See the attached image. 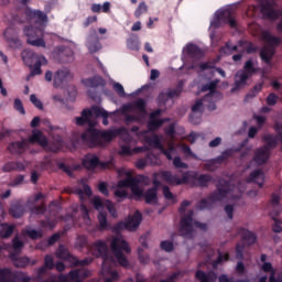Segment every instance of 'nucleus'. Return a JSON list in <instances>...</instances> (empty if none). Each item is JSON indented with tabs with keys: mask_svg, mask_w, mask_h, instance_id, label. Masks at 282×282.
<instances>
[{
	"mask_svg": "<svg viewBox=\"0 0 282 282\" xmlns=\"http://www.w3.org/2000/svg\"><path fill=\"white\" fill-rule=\"evenodd\" d=\"M273 220H274V224L272 227L273 232H282V221L274 217H273Z\"/></svg>",
	"mask_w": 282,
	"mask_h": 282,
	"instance_id": "64",
	"label": "nucleus"
},
{
	"mask_svg": "<svg viewBox=\"0 0 282 282\" xmlns=\"http://www.w3.org/2000/svg\"><path fill=\"white\" fill-rule=\"evenodd\" d=\"M239 47H242V50H246L248 54H252L256 51L254 45L246 42H239Z\"/></svg>",
	"mask_w": 282,
	"mask_h": 282,
	"instance_id": "62",
	"label": "nucleus"
},
{
	"mask_svg": "<svg viewBox=\"0 0 282 282\" xmlns=\"http://www.w3.org/2000/svg\"><path fill=\"white\" fill-rule=\"evenodd\" d=\"M30 166V162L28 161H15V162H9L7 163L3 167L2 171H4V173H10L12 171H18L19 173L25 171V169H28Z\"/></svg>",
	"mask_w": 282,
	"mask_h": 282,
	"instance_id": "30",
	"label": "nucleus"
},
{
	"mask_svg": "<svg viewBox=\"0 0 282 282\" xmlns=\"http://www.w3.org/2000/svg\"><path fill=\"white\" fill-rule=\"evenodd\" d=\"M262 270L263 272H270L269 282H282L281 276H279L278 279L275 278V271H274V268H272V263L264 262L262 264Z\"/></svg>",
	"mask_w": 282,
	"mask_h": 282,
	"instance_id": "39",
	"label": "nucleus"
},
{
	"mask_svg": "<svg viewBox=\"0 0 282 282\" xmlns=\"http://www.w3.org/2000/svg\"><path fill=\"white\" fill-rule=\"evenodd\" d=\"M14 110L19 111L22 116H25V108L23 107L21 99H14Z\"/></svg>",
	"mask_w": 282,
	"mask_h": 282,
	"instance_id": "61",
	"label": "nucleus"
},
{
	"mask_svg": "<svg viewBox=\"0 0 282 282\" xmlns=\"http://www.w3.org/2000/svg\"><path fill=\"white\" fill-rule=\"evenodd\" d=\"M217 85H219V79L212 80L202 87V91H209L204 96L203 99H198L192 106V112L189 115V122L192 124H199L202 122V116L204 113V108L207 107L209 111H215L217 109V102L224 98L221 93L215 90L217 89Z\"/></svg>",
	"mask_w": 282,
	"mask_h": 282,
	"instance_id": "5",
	"label": "nucleus"
},
{
	"mask_svg": "<svg viewBox=\"0 0 282 282\" xmlns=\"http://www.w3.org/2000/svg\"><path fill=\"white\" fill-rule=\"evenodd\" d=\"M110 247L112 250V254L116 257L118 263L122 265L123 268H127L129 265V260H127V256L129 252H131V248H129V243L124 241V238H122L120 235H117L112 238L110 242Z\"/></svg>",
	"mask_w": 282,
	"mask_h": 282,
	"instance_id": "10",
	"label": "nucleus"
},
{
	"mask_svg": "<svg viewBox=\"0 0 282 282\" xmlns=\"http://www.w3.org/2000/svg\"><path fill=\"white\" fill-rule=\"evenodd\" d=\"M25 182V176H23L22 174L15 176L10 183H9V186H13V187H17V186H22V184H24Z\"/></svg>",
	"mask_w": 282,
	"mask_h": 282,
	"instance_id": "56",
	"label": "nucleus"
},
{
	"mask_svg": "<svg viewBox=\"0 0 282 282\" xmlns=\"http://www.w3.org/2000/svg\"><path fill=\"white\" fill-rule=\"evenodd\" d=\"M116 113L122 116L126 124H132V122H144L147 119L144 99H139L133 104L123 105L121 109L113 112H109L98 106L93 107V120H96V118H102V124L105 127L109 124L108 118L116 116Z\"/></svg>",
	"mask_w": 282,
	"mask_h": 282,
	"instance_id": "2",
	"label": "nucleus"
},
{
	"mask_svg": "<svg viewBox=\"0 0 282 282\" xmlns=\"http://www.w3.org/2000/svg\"><path fill=\"white\" fill-rule=\"evenodd\" d=\"M160 116H162L161 109L154 110L153 112L150 113V119L148 122L149 131H158V129H160V127H162L164 122H169V120H171L169 118L158 119L160 118Z\"/></svg>",
	"mask_w": 282,
	"mask_h": 282,
	"instance_id": "23",
	"label": "nucleus"
},
{
	"mask_svg": "<svg viewBox=\"0 0 282 282\" xmlns=\"http://www.w3.org/2000/svg\"><path fill=\"white\" fill-rule=\"evenodd\" d=\"M10 257L17 268H25L30 263V258L28 257L19 258V254L15 253H11Z\"/></svg>",
	"mask_w": 282,
	"mask_h": 282,
	"instance_id": "42",
	"label": "nucleus"
},
{
	"mask_svg": "<svg viewBox=\"0 0 282 282\" xmlns=\"http://www.w3.org/2000/svg\"><path fill=\"white\" fill-rule=\"evenodd\" d=\"M32 279L25 274H21L19 278L14 279L10 271H0V282H29Z\"/></svg>",
	"mask_w": 282,
	"mask_h": 282,
	"instance_id": "31",
	"label": "nucleus"
},
{
	"mask_svg": "<svg viewBox=\"0 0 282 282\" xmlns=\"http://www.w3.org/2000/svg\"><path fill=\"white\" fill-rule=\"evenodd\" d=\"M237 151H241V148L225 150L220 155L216 158L218 164H221V162H226V160H228V158H231L232 153Z\"/></svg>",
	"mask_w": 282,
	"mask_h": 282,
	"instance_id": "44",
	"label": "nucleus"
},
{
	"mask_svg": "<svg viewBox=\"0 0 282 282\" xmlns=\"http://www.w3.org/2000/svg\"><path fill=\"white\" fill-rule=\"evenodd\" d=\"M85 87H89L90 89H96V87H100V85H105V79L100 76H95L90 78H86L82 80Z\"/></svg>",
	"mask_w": 282,
	"mask_h": 282,
	"instance_id": "37",
	"label": "nucleus"
},
{
	"mask_svg": "<svg viewBox=\"0 0 282 282\" xmlns=\"http://www.w3.org/2000/svg\"><path fill=\"white\" fill-rule=\"evenodd\" d=\"M181 151L184 153L186 158H193L194 160H199V156L193 153V150H191V147L186 144L181 145Z\"/></svg>",
	"mask_w": 282,
	"mask_h": 282,
	"instance_id": "53",
	"label": "nucleus"
},
{
	"mask_svg": "<svg viewBox=\"0 0 282 282\" xmlns=\"http://www.w3.org/2000/svg\"><path fill=\"white\" fill-rule=\"evenodd\" d=\"M58 259H70L72 254H69V250L65 246H59L58 250L56 251Z\"/></svg>",
	"mask_w": 282,
	"mask_h": 282,
	"instance_id": "50",
	"label": "nucleus"
},
{
	"mask_svg": "<svg viewBox=\"0 0 282 282\" xmlns=\"http://www.w3.org/2000/svg\"><path fill=\"white\" fill-rule=\"evenodd\" d=\"M142 224V214L137 210L132 216H129L126 221H121L115 226V231L120 232V230H129L133 232L140 228Z\"/></svg>",
	"mask_w": 282,
	"mask_h": 282,
	"instance_id": "16",
	"label": "nucleus"
},
{
	"mask_svg": "<svg viewBox=\"0 0 282 282\" xmlns=\"http://www.w3.org/2000/svg\"><path fill=\"white\" fill-rule=\"evenodd\" d=\"M182 87H183V84L181 82L175 89L167 90L166 93H161L159 95V101L164 105L166 102V100H169L171 98H177V96H180V94H182Z\"/></svg>",
	"mask_w": 282,
	"mask_h": 282,
	"instance_id": "32",
	"label": "nucleus"
},
{
	"mask_svg": "<svg viewBox=\"0 0 282 282\" xmlns=\"http://www.w3.org/2000/svg\"><path fill=\"white\" fill-rule=\"evenodd\" d=\"M45 144H40V147H43L45 151H52L53 153H56V151H61L63 149V138L58 134L53 135V140L51 142L47 141V138L44 137Z\"/></svg>",
	"mask_w": 282,
	"mask_h": 282,
	"instance_id": "26",
	"label": "nucleus"
},
{
	"mask_svg": "<svg viewBox=\"0 0 282 282\" xmlns=\"http://www.w3.org/2000/svg\"><path fill=\"white\" fill-rule=\"evenodd\" d=\"M165 133L167 135V138L170 139L169 144H173V142H175V135H184V128L182 127H175V123L170 124L166 129H165Z\"/></svg>",
	"mask_w": 282,
	"mask_h": 282,
	"instance_id": "33",
	"label": "nucleus"
},
{
	"mask_svg": "<svg viewBox=\"0 0 282 282\" xmlns=\"http://www.w3.org/2000/svg\"><path fill=\"white\" fill-rule=\"evenodd\" d=\"M13 252L11 254H19L21 250H23V241L19 240V238H14L12 240Z\"/></svg>",
	"mask_w": 282,
	"mask_h": 282,
	"instance_id": "51",
	"label": "nucleus"
},
{
	"mask_svg": "<svg viewBox=\"0 0 282 282\" xmlns=\"http://www.w3.org/2000/svg\"><path fill=\"white\" fill-rule=\"evenodd\" d=\"M14 232V225L1 224L0 225V237L1 239H8L12 237Z\"/></svg>",
	"mask_w": 282,
	"mask_h": 282,
	"instance_id": "40",
	"label": "nucleus"
},
{
	"mask_svg": "<svg viewBox=\"0 0 282 282\" xmlns=\"http://www.w3.org/2000/svg\"><path fill=\"white\" fill-rule=\"evenodd\" d=\"M24 213L25 207L20 202L13 203L9 210V215H11V217H14L15 219L23 217Z\"/></svg>",
	"mask_w": 282,
	"mask_h": 282,
	"instance_id": "36",
	"label": "nucleus"
},
{
	"mask_svg": "<svg viewBox=\"0 0 282 282\" xmlns=\"http://www.w3.org/2000/svg\"><path fill=\"white\" fill-rule=\"evenodd\" d=\"M23 32L29 45L33 47H46L45 40H43V29L25 26Z\"/></svg>",
	"mask_w": 282,
	"mask_h": 282,
	"instance_id": "14",
	"label": "nucleus"
},
{
	"mask_svg": "<svg viewBox=\"0 0 282 282\" xmlns=\"http://www.w3.org/2000/svg\"><path fill=\"white\" fill-rule=\"evenodd\" d=\"M239 235H241L245 246H252L257 242V235L250 230L240 229Z\"/></svg>",
	"mask_w": 282,
	"mask_h": 282,
	"instance_id": "38",
	"label": "nucleus"
},
{
	"mask_svg": "<svg viewBox=\"0 0 282 282\" xmlns=\"http://www.w3.org/2000/svg\"><path fill=\"white\" fill-rule=\"evenodd\" d=\"M29 56H32V59L35 61V63L31 68V73L28 78L30 79L33 76H41V74H43L41 66L47 63V58H45L43 55H36V53H29Z\"/></svg>",
	"mask_w": 282,
	"mask_h": 282,
	"instance_id": "24",
	"label": "nucleus"
},
{
	"mask_svg": "<svg viewBox=\"0 0 282 282\" xmlns=\"http://www.w3.org/2000/svg\"><path fill=\"white\" fill-rule=\"evenodd\" d=\"M127 47L128 50H133L134 52H138L140 50V40L135 35H131L127 40Z\"/></svg>",
	"mask_w": 282,
	"mask_h": 282,
	"instance_id": "46",
	"label": "nucleus"
},
{
	"mask_svg": "<svg viewBox=\"0 0 282 282\" xmlns=\"http://www.w3.org/2000/svg\"><path fill=\"white\" fill-rule=\"evenodd\" d=\"M224 23H228L230 28H237V20H235V10L231 8L217 11L214 20L210 22L212 28H221Z\"/></svg>",
	"mask_w": 282,
	"mask_h": 282,
	"instance_id": "13",
	"label": "nucleus"
},
{
	"mask_svg": "<svg viewBox=\"0 0 282 282\" xmlns=\"http://www.w3.org/2000/svg\"><path fill=\"white\" fill-rule=\"evenodd\" d=\"M99 164L98 156L94 154H87L83 159V166L87 169L88 171H94Z\"/></svg>",
	"mask_w": 282,
	"mask_h": 282,
	"instance_id": "35",
	"label": "nucleus"
},
{
	"mask_svg": "<svg viewBox=\"0 0 282 282\" xmlns=\"http://www.w3.org/2000/svg\"><path fill=\"white\" fill-rule=\"evenodd\" d=\"M32 144L45 145V134L39 130H34L30 138L22 139L20 141H12L9 143L7 149L12 155H23Z\"/></svg>",
	"mask_w": 282,
	"mask_h": 282,
	"instance_id": "8",
	"label": "nucleus"
},
{
	"mask_svg": "<svg viewBox=\"0 0 282 282\" xmlns=\"http://www.w3.org/2000/svg\"><path fill=\"white\" fill-rule=\"evenodd\" d=\"M263 89V83H259L257 84L252 90L246 96V100L250 99V98H257L259 91H261Z\"/></svg>",
	"mask_w": 282,
	"mask_h": 282,
	"instance_id": "52",
	"label": "nucleus"
},
{
	"mask_svg": "<svg viewBox=\"0 0 282 282\" xmlns=\"http://www.w3.org/2000/svg\"><path fill=\"white\" fill-rule=\"evenodd\" d=\"M247 182H253V184H258L259 188H261L263 182H265V173L262 170H256L249 175Z\"/></svg>",
	"mask_w": 282,
	"mask_h": 282,
	"instance_id": "34",
	"label": "nucleus"
},
{
	"mask_svg": "<svg viewBox=\"0 0 282 282\" xmlns=\"http://www.w3.org/2000/svg\"><path fill=\"white\" fill-rule=\"evenodd\" d=\"M75 124L77 127H85L88 124V129L77 140V144H87V147H102L105 142H111L116 138L113 131L100 132L96 127L97 121L94 119V107L91 109H84L80 117L75 118Z\"/></svg>",
	"mask_w": 282,
	"mask_h": 282,
	"instance_id": "1",
	"label": "nucleus"
},
{
	"mask_svg": "<svg viewBox=\"0 0 282 282\" xmlns=\"http://www.w3.org/2000/svg\"><path fill=\"white\" fill-rule=\"evenodd\" d=\"M87 47L90 54H96V52L102 50V45L100 44V41H98V37H90L87 42Z\"/></svg>",
	"mask_w": 282,
	"mask_h": 282,
	"instance_id": "41",
	"label": "nucleus"
},
{
	"mask_svg": "<svg viewBox=\"0 0 282 282\" xmlns=\"http://www.w3.org/2000/svg\"><path fill=\"white\" fill-rule=\"evenodd\" d=\"M276 102H279V96H276V94H274V93H271L267 97V105H269V107H274V105H276Z\"/></svg>",
	"mask_w": 282,
	"mask_h": 282,
	"instance_id": "60",
	"label": "nucleus"
},
{
	"mask_svg": "<svg viewBox=\"0 0 282 282\" xmlns=\"http://www.w3.org/2000/svg\"><path fill=\"white\" fill-rule=\"evenodd\" d=\"M91 258H85L84 260H78L77 258H73V265L77 268H85V265H89L91 263Z\"/></svg>",
	"mask_w": 282,
	"mask_h": 282,
	"instance_id": "55",
	"label": "nucleus"
},
{
	"mask_svg": "<svg viewBox=\"0 0 282 282\" xmlns=\"http://www.w3.org/2000/svg\"><path fill=\"white\" fill-rule=\"evenodd\" d=\"M30 101L32 102V105H34V107H36V109L43 110V101H41V99H39L36 95H31Z\"/></svg>",
	"mask_w": 282,
	"mask_h": 282,
	"instance_id": "58",
	"label": "nucleus"
},
{
	"mask_svg": "<svg viewBox=\"0 0 282 282\" xmlns=\"http://www.w3.org/2000/svg\"><path fill=\"white\" fill-rule=\"evenodd\" d=\"M243 72L247 75V77L250 78V76H252V74H254L257 72V68H254V62H252V59H249L245 63V67H243Z\"/></svg>",
	"mask_w": 282,
	"mask_h": 282,
	"instance_id": "48",
	"label": "nucleus"
},
{
	"mask_svg": "<svg viewBox=\"0 0 282 282\" xmlns=\"http://www.w3.org/2000/svg\"><path fill=\"white\" fill-rule=\"evenodd\" d=\"M148 12H149V6H147V2H140L139 7L134 11V17L137 19H140V17H142V14H147Z\"/></svg>",
	"mask_w": 282,
	"mask_h": 282,
	"instance_id": "49",
	"label": "nucleus"
},
{
	"mask_svg": "<svg viewBox=\"0 0 282 282\" xmlns=\"http://www.w3.org/2000/svg\"><path fill=\"white\" fill-rule=\"evenodd\" d=\"M3 35L10 47H13L14 50L21 47V40H19V33L14 28H7Z\"/></svg>",
	"mask_w": 282,
	"mask_h": 282,
	"instance_id": "25",
	"label": "nucleus"
},
{
	"mask_svg": "<svg viewBox=\"0 0 282 282\" xmlns=\"http://www.w3.org/2000/svg\"><path fill=\"white\" fill-rule=\"evenodd\" d=\"M149 142L151 147H154V149H159L167 160H173V153H175V145L172 143H169L167 149H164V145H162V142L160 141V138L158 135H153L149 139Z\"/></svg>",
	"mask_w": 282,
	"mask_h": 282,
	"instance_id": "19",
	"label": "nucleus"
},
{
	"mask_svg": "<svg viewBox=\"0 0 282 282\" xmlns=\"http://www.w3.org/2000/svg\"><path fill=\"white\" fill-rule=\"evenodd\" d=\"M173 165L175 169H188V164L184 163L180 156L173 159Z\"/></svg>",
	"mask_w": 282,
	"mask_h": 282,
	"instance_id": "59",
	"label": "nucleus"
},
{
	"mask_svg": "<svg viewBox=\"0 0 282 282\" xmlns=\"http://www.w3.org/2000/svg\"><path fill=\"white\" fill-rule=\"evenodd\" d=\"M91 203H93V206L96 208V210H102V208H107V210L109 212L111 217H113V219L118 217V212L116 210V206L110 200L102 202V199H100L99 196H95Z\"/></svg>",
	"mask_w": 282,
	"mask_h": 282,
	"instance_id": "21",
	"label": "nucleus"
},
{
	"mask_svg": "<svg viewBox=\"0 0 282 282\" xmlns=\"http://www.w3.org/2000/svg\"><path fill=\"white\" fill-rule=\"evenodd\" d=\"M98 221L100 230H107L110 227L109 221L107 220V214L104 212H99Z\"/></svg>",
	"mask_w": 282,
	"mask_h": 282,
	"instance_id": "47",
	"label": "nucleus"
},
{
	"mask_svg": "<svg viewBox=\"0 0 282 282\" xmlns=\"http://www.w3.org/2000/svg\"><path fill=\"white\" fill-rule=\"evenodd\" d=\"M248 75L243 70H238L235 75V83L234 87L231 88V94H235L236 91H240V89H243L246 85H248Z\"/></svg>",
	"mask_w": 282,
	"mask_h": 282,
	"instance_id": "28",
	"label": "nucleus"
},
{
	"mask_svg": "<svg viewBox=\"0 0 282 282\" xmlns=\"http://www.w3.org/2000/svg\"><path fill=\"white\" fill-rule=\"evenodd\" d=\"M35 19L39 23L46 24L47 23V13L41 11V10H26L24 13H22V17L20 18L19 14L11 15V19L13 23H25V21H30V19Z\"/></svg>",
	"mask_w": 282,
	"mask_h": 282,
	"instance_id": "15",
	"label": "nucleus"
},
{
	"mask_svg": "<svg viewBox=\"0 0 282 282\" xmlns=\"http://www.w3.org/2000/svg\"><path fill=\"white\" fill-rule=\"evenodd\" d=\"M243 193H246V183H238V186H236L235 183L220 178L217 184V189L207 198L202 199L198 204V208L199 210H210L213 204H217V202H221L223 199L239 202V205L243 206V204H246V202L241 199Z\"/></svg>",
	"mask_w": 282,
	"mask_h": 282,
	"instance_id": "3",
	"label": "nucleus"
},
{
	"mask_svg": "<svg viewBox=\"0 0 282 282\" xmlns=\"http://www.w3.org/2000/svg\"><path fill=\"white\" fill-rule=\"evenodd\" d=\"M149 178L144 175L133 177L131 173H128L126 180L118 182V187L115 191V197L118 198V202H122V199H126L128 195L124 188H131L132 194L135 197H144L147 204H158V188L152 187L144 192L140 185L147 184Z\"/></svg>",
	"mask_w": 282,
	"mask_h": 282,
	"instance_id": "4",
	"label": "nucleus"
},
{
	"mask_svg": "<svg viewBox=\"0 0 282 282\" xmlns=\"http://www.w3.org/2000/svg\"><path fill=\"white\" fill-rule=\"evenodd\" d=\"M95 250L98 252L97 257H101L102 259L101 274L104 276H110L106 278L105 282L118 281V279H120V275H118V272L112 271L111 269L113 268V265H116V260L112 258L111 254H109L107 243L105 241L97 240L95 242Z\"/></svg>",
	"mask_w": 282,
	"mask_h": 282,
	"instance_id": "7",
	"label": "nucleus"
},
{
	"mask_svg": "<svg viewBox=\"0 0 282 282\" xmlns=\"http://www.w3.org/2000/svg\"><path fill=\"white\" fill-rule=\"evenodd\" d=\"M54 55L59 63H74V51L67 46H57L54 48Z\"/></svg>",
	"mask_w": 282,
	"mask_h": 282,
	"instance_id": "20",
	"label": "nucleus"
},
{
	"mask_svg": "<svg viewBox=\"0 0 282 282\" xmlns=\"http://www.w3.org/2000/svg\"><path fill=\"white\" fill-rule=\"evenodd\" d=\"M279 202H280L279 195L272 194V196H271V206H273L274 215H279V213H281L276 209V208H279Z\"/></svg>",
	"mask_w": 282,
	"mask_h": 282,
	"instance_id": "57",
	"label": "nucleus"
},
{
	"mask_svg": "<svg viewBox=\"0 0 282 282\" xmlns=\"http://www.w3.org/2000/svg\"><path fill=\"white\" fill-rule=\"evenodd\" d=\"M160 177L163 182H166V184H171L172 186H180L182 184H188V174L187 172H184L182 174V177L174 175L173 173L169 171H163L160 173Z\"/></svg>",
	"mask_w": 282,
	"mask_h": 282,
	"instance_id": "18",
	"label": "nucleus"
},
{
	"mask_svg": "<svg viewBox=\"0 0 282 282\" xmlns=\"http://www.w3.org/2000/svg\"><path fill=\"white\" fill-rule=\"evenodd\" d=\"M183 54H186L188 58H193L194 61H198L204 56V51L199 48L196 44L189 43L183 48Z\"/></svg>",
	"mask_w": 282,
	"mask_h": 282,
	"instance_id": "29",
	"label": "nucleus"
},
{
	"mask_svg": "<svg viewBox=\"0 0 282 282\" xmlns=\"http://www.w3.org/2000/svg\"><path fill=\"white\" fill-rule=\"evenodd\" d=\"M239 44L238 45H232V43L227 42L225 46L220 48V55L221 56H229L234 52H237L239 50Z\"/></svg>",
	"mask_w": 282,
	"mask_h": 282,
	"instance_id": "43",
	"label": "nucleus"
},
{
	"mask_svg": "<svg viewBox=\"0 0 282 282\" xmlns=\"http://www.w3.org/2000/svg\"><path fill=\"white\" fill-rule=\"evenodd\" d=\"M217 164H219V161L217 159L208 160L204 165L203 169L205 171H215L217 169Z\"/></svg>",
	"mask_w": 282,
	"mask_h": 282,
	"instance_id": "54",
	"label": "nucleus"
},
{
	"mask_svg": "<svg viewBox=\"0 0 282 282\" xmlns=\"http://www.w3.org/2000/svg\"><path fill=\"white\" fill-rule=\"evenodd\" d=\"M45 213V205L35 206L31 208V215H43Z\"/></svg>",
	"mask_w": 282,
	"mask_h": 282,
	"instance_id": "63",
	"label": "nucleus"
},
{
	"mask_svg": "<svg viewBox=\"0 0 282 282\" xmlns=\"http://www.w3.org/2000/svg\"><path fill=\"white\" fill-rule=\"evenodd\" d=\"M73 78H74V75L72 74L69 68H62L57 70L54 75V87H61L63 83H67Z\"/></svg>",
	"mask_w": 282,
	"mask_h": 282,
	"instance_id": "27",
	"label": "nucleus"
},
{
	"mask_svg": "<svg viewBox=\"0 0 282 282\" xmlns=\"http://www.w3.org/2000/svg\"><path fill=\"white\" fill-rule=\"evenodd\" d=\"M191 204V202L188 200H183L181 203V206L178 208V213L182 216L181 218V237H184V239H194L195 235H197V228H199L200 230H206V224L199 223L195 219H193V215L194 212L189 210L186 213V208H188V205Z\"/></svg>",
	"mask_w": 282,
	"mask_h": 282,
	"instance_id": "6",
	"label": "nucleus"
},
{
	"mask_svg": "<svg viewBox=\"0 0 282 282\" xmlns=\"http://www.w3.org/2000/svg\"><path fill=\"white\" fill-rule=\"evenodd\" d=\"M261 37L267 43L260 52L261 61L267 65H271L272 57L274 56V47L281 43V39L272 35L270 31H261Z\"/></svg>",
	"mask_w": 282,
	"mask_h": 282,
	"instance_id": "11",
	"label": "nucleus"
},
{
	"mask_svg": "<svg viewBox=\"0 0 282 282\" xmlns=\"http://www.w3.org/2000/svg\"><path fill=\"white\" fill-rule=\"evenodd\" d=\"M262 140L265 142V144L256 149L253 155V162H256L258 166L268 163L272 153V149H275L276 142H279V139L272 134H264Z\"/></svg>",
	"mask_w": 282,
	"mask_h": 282,
	"instance_id": "9",
	"label": "nucleus"
},
{
	"mask_svg": "<svg viewBox=\"0 0 282 282\" xmlns=\"http://www.w3.org/2000/svg\"><path fill=\"white\" fill-rule=\"evenodd\" d=\"M259 4L264 19H270L271 21H274L279 19L282 14L279 6H276V1L274 0H259Z\"/></svg>",
	"mask_w": 282,
	"mask_h": 282,
	"instance_id": "17",
	"label": "nucleus"
},
{
	"mask_svg": "<svg viewBox=\"0 0 282 282\" xmlns=\"http://www.w3.org/2000/svg\"><path fill=\"white\" fill-rule=\"evenodd\" d=\"M193 180L196 186L206 187L213 182V176L209 174H198L197 172H187V184Z\"/></svg>",
	"mask_w": 282,
	"mask_h": 282,
	"instance_id": "22",
	"label": "nucleus"
},
{
	"mask_svg": "<svg viewBox=\"0 0 282 282\" xmlns=\"http://www.w3.org/2000/svg\"><path fill=\"white\" fill-rule=\"evenodd\" d=\"M217 276H215V273H206L204 271H197L196 272V279L200 282H210L215 281Z\"/></svg>",
	"mask_w": 282,
	"mask_h": 282,
	"instance_id": "45",
	"label": "nucleus"
},
{
	"mask_svg": "<svg viewBox=\"0 0 282 282\" xmlns=\"http://www.w3.org/2000/svg\"><path fill=\"white\" fill-rule=\"evenodd\" d=\"M120 140L119 155H135V153H144L147 151L145 147L134 148L138 141L129 132L121 133Z\"/></svg>",
	"mask_w": 282,
	"mask_h": 282,
	"instance_id": "12",
	"label": "nucleus"
}]
</instances>
